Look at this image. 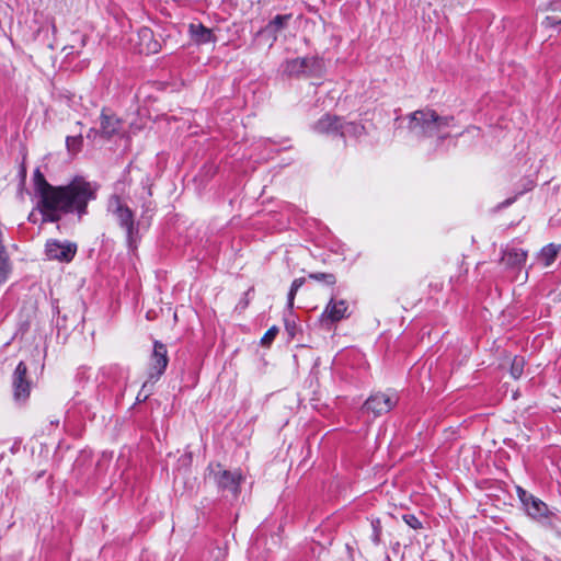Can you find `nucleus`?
Segmentation results:
<instances>
[{"mask_svg": "<svg viewBox=\"0 0 561 561\" xmlns=\"http://www.w3.org/2000/svg\"><path fill=\"white\" fill-rule=\"evenodd\" d=\"M190 33L192 39L197 44H206L215 41V36L211 30L205 27L202 24H191Z\"/></svg>", "mask_w": 561, "mask_h": 561, "instance_id": "2eb2a0df", "label": "nucleus"}, {"mask_svg": "<svg viewBox=\"0 0 561 561\" xmlns=\"http://www.w3.org/2000/svg\"><path fill=\"white\" fill-rule=\"evenodd\" d=\"M516 197H517V196H515V197H513V198H508V199H506V201L502 204V206H510L511 204H513V203L515 202Z\"/></svg>", "mask_w": 561, "mask_h": 561, "instance_id": "c85d7f7f", "label": "nucleus"}, {"mask_svg": "<svg viewBox=\"0 0 561 561\" xmlns=\"http://www.w3.org/2000/svg\"><path fill=\"white\" fill-rule=\"evenodd\" d=\"M77 252V245L72 242H60L50 239L46 242L45 253L49 260H57L59 262H70Z\"/></svg>", "mask_w": 561, "mask_h": 561, "instance_id": "423d86ee", "label": "nucleus"}, {"mask_svg": "<svg viewBox=\"0 0 561 561\" xmlns=\"http://www.w3.org/2000/svg\"><path fill=\"white\" fill-rule=\"evenodd\" d=\"M519 500L522 501L527 514L534 519H541L548 516L549 510L546 503L527 493L522 488H517Z\"/></svg>", "mask_w": 561, "mask_h": 561, "instance_id": "6e6552de", "label": "nucleus"}, {"mask_svg": "<svg viewBox=\"0 0 561 561\" xmlns=\"http://www.w3.org/2000/svg\"><path fill=\"white\" fill-rule=\"evenodd\" d=\"M98 133H99L98 130L90 129V133L88 134V138H90L91 136L96 135Z\"/></svg>", "mask_w": 561, "mask_h": 561, "instance_id": "c756f323", "label": "nucleus"}, {"mask_svg": "<svg viewBox=\"0 0 561 561\" xmlns=\"http://www.w3.org/2000/svg\"><path fill=\"white\" fill-rule=\"evenodd\" d=\"M119 128L121 121L103 111L101 114V134L105 137H111L117 133Z\"/></svg>", "mask_w": 561, "mask_h": 561, "instance_id": "4468645a", "label": "nucleus"}, {"mask_svg": "<svg viewBox=\"0 0 561 561\" xmlns=\"http://www.w3.org/2000/svg\"><path fill=\"white\" fill-rule=\"evenodd\" d=\"M311 279L324 282L328 285H334L335 284V277L333 274H327V273H311L308 276Z\"/></svg>", "mask_w": 561, "mask_h": 561, "instance_id": "b1692460", "label": "nucleus"}, {"mask_svg": "<svg viewBox=\"0 0 561 561\" xmlns=\"http://www.w3.org/2000/svg\"><path fill=\"white\" fill-rule=\"evenodd\" d=\"M559 251V245L550 243L541 249L539 259L543 262L545 266H549L556 260Z\"/></svg>", "mask_w": 561, "mask_h": 561, "instance_id": "a211bd4d", "label": "nucleus"}, {"mask_svg": "<svg viewBox=\"0 0 561 561\" xmlns=\"http://www.w3.org/2000/svg\"><path fill=\"white\" fill-rule=\"evenodd\" d=\"M535 187V182L530 179L525 180L523 184V190L518 192L517 195H522L528 191H531Z\"/></svg>", "mask_w": 561, "mask_h": 561, "instance_id": "cd10ccee", "label": "nucleus"}, {"mask_svg": "<svg viewBox=\"0 0 561 561\" xmlns=\"http://www.w3.org/2000/svg\"><path fill=\"white\" fill-rule=\"evenodd\" d=\"M403 519L411 528H421V522L414 515H404Z\"/></svg>", "mask_w": 561, "mask_h": 561, "instance_id": "a878e982", "label": "nucleus"}, {"mask_svg": "<svg viewBox=\"0 0 561 561\" xmlns=\"http://www.w3.org/2000/svg\"><path fill=\"white\" fill-rule=\"evenodd\" d=\"M375 542H378L379 541V534L378 531L376 530L375 533V538H374Z\"/></svg>", "mask_w": 561, "mask_h": 561, "instance_id": "2f4dec72", "label": "nucleus"}, {"mask_svg": "<svg viewBox=\"0 0 561 561\" xmlns=\"http://www.w3.org/2000/svg\"><path fill=\"white\" fill-rule=\"evenodd\" d=\"M454 124V117L440 116L432 108L413 112L410 115L409 129L417 137L444 138L449 135V128Z\"/></svg>", "mask_w": 561, "mask_h": 561, "instance_id": "f03ea898", "label": "nucleus"}, {"mask_svg": "<svg viewBox=\"0 0 561 561\" xmlns=\"http://www.w3.org/2000/svg\"><path fill=\"white\" fill-rule=\"evenodd\" d=\"M305 284V278L304 277H300V278H296L293 283H291V286H290V290L288 293V307L289 308H293L294 306V299H295V296L298 291V289Z\"/></svg>", "mask_w": 561, "mask_h": 561, "instance_id": "4be33fe9", "label": "nucleus"}, {"mask_svg": "<svg viewBox=\"0 0 561 561\" xmlns=\"http://www.w3.org/2000/svg\"><path fill=\"white\" fill-rule=\"evenodd\" d=\"M524 366H525L524 357L514 356V358L512 359L511 369H510L511 376L514 379H518L524 371Z\"/></svg>", "mask_w": 561, "mask_h": 561, "instance_id": "aec40b11", "label": "nucleus"}, {"mask_svg": "<svg viewBox=\"0 0 561 561\" xmlns=\"http://www.w3.org/2000/svg\"><path fill=\"white\" fill-rule=\"evenodd\" d=\"M363 130V126L354 123H342L340 121L339 133L342 137L358 136Z\"/></svg>", "mask_w": 561, "mask_h": 561, "instance_id": "6ab92c4d", "label": "nucleus"}, {"mask_svg": "<svg viewBox=\"0 0 561 561\" xmlns=\"http://www.w3.org/2000/svg\"><path fill=\"white\" fill-rule=\"evenodd\" d=\"M82 137L81 136H70L66 139V145L69 151L78 152L81 148Z\"/></svg>", "mask_w": 561, "mask_h": 561, "instance_id": "5701e85b", "label": "nucleus"}, {"mask_svg": "<svg viewBox=\"0 0 561 561\" xmlns=\"http://www.w3.org/2000/svg\"><path fill=\"white\" fill-rule=\"evenodd\" d=\"M340 119L330 115H325L317 122L314 129L321 134H330L339 131Z\"/></svg>", "mask_w": 561, "mask_h": 561, "instance_id": "f3484780", "label": "nucleus"}, {"mask_svg": "<svg viewBox=\"0 0 561 561\" xmlns=\"http://www.w3.org/2000/svg\"><path fill=\"white\" fill-rule=\"evenodd\" d=\"M347 311L348 304L346 300H335L334 298H331L328 305L325 306L323 312L321 313L320 319L322 322H337L348 316Z\"/></svg>", "mask_w": 561, "mask_h": 561, "instance_id": "1a4fd4ad", "label": "nucleus"}, {"mask_svg": "<svg viewBox=\"0 0 561 561\" xmlns=\"http://www.w3.org/2000/svg\"><path fill=\"white\" fill-rule=\"evenodd\" d=\"M11 271L5 250L0 251V282H5Z\"/></svg>", "mask_w": 561, "mask_h": 561, "instance_id": "412c9836", "label": "nucleus"}, {"mask_svg": "<svg viewBox=\"0 0 561 561\" xmlns=\"http://www.w3.org/2000/svg\"><path fill=\"white\" fill-rule=\"evenodd\" d=\"M527 253L522 249L507 248L502 255V263L507 267H519L526 262Z\"/></svg>", "mask_w": 561, "mask_h": 561, "instance_id": "ddd939ff", "label": "nucleus"}, {"mask_svg": "<svg viewBox=\"0 0 561 561\" xmlns=\"http://www.w3.org/2000/svg\"><path fill=\"white\" fill-rule=\"evenodd\" d=\"M108 211L116 218L119 226L126 230L129 247H134L136 243L135 234L138 229L135 225L133 211L123 204L118 196L110 198Z\"/></svg>", "mask_w": 561, "mask_h": 561, "instance_id": "7ed1b4c3", "label": "nucleus"}, {"mask_svg": "<svg viewBox=\"0 0 561 561\" xmlns=\"http://www.w3.org/2000/svg\"><path fill=\"white\" fill-rule=\"evenodd\" d=\"M34 190L43 222H57L66 214H76L79 218L84 216L88 204L96 197L98 185L77 176L66 185L54 186L37 169L34 172Z\"/></svg>", "mask_w": 561, "mask_h": 561, "instance_id": "f257e3e1", "label": "nucleus"}, {"mask_svg": "<svg viewBox=\"0 0 561 561\" xmlns=\"http://www.w3.org/2000/svg\"><path fill=\"white\" fill-rule=\"evenodd\" d=\"M26 366L20 362L13 374L14 397L16 400H25L30 394V383L25 379Z\"/></svg>", "mask_w": 561, "mask_h": 561, "instance_id": "9b49d317", "label": "nucleus"}, {"mask_svg": "<svg viewBox=\"0 0 561 561\" xmlns=\"http://www.w3.org/2000/svg\"><path fill=\"white\" fill-rule=\"evenodd\" d=\"M137 50L139 54H156L159 51L160 45L153 38V33L150 28L144 27L138 34Z\"/></svg>", "mask_w": 561, "mask_h": 561, "instance_id": "f8f14e48", "label": "nucleus"}, {"mask_svg": "<svg viewBox=\"0 0 561 561\" xmlns=\"http://www.w3.org/2000/svg\"><path fill=\"white\" fill-rule=\"evenodd\" d=\"M290 14L285 15H277L275 16L263 30L262 33L267 34L273 38V41L276 39L278 31L283 30L288 21L290 20Z\"/></svg>", "mask_w": 561, "mask_h": 561, "instance_id": "dca6fc26", "label": "nucleus"}, {"mask_svg": "<svg viewBox=\"0 0 561 561\" xmlns=\"http://www.w3.org/2000/svg\"><path fill=\"white\" fill-rule=\"evenodd\" d=\"M278 333V329L276 327H272L266 331V333L261 339V344L264 346H268L275 339Z\"/></svg>", "mask_w": 561, "mask_h": 561, "instance_id": "393cba45", "label": "nucleus"}, {"mask_svg": "<svg viewBox=\"0 0 561 561\" xmlns=\"http://www.w3.org/2000/svg\"><path fill=\"white\" fill-rule=\"evenodd\" d=\"M98 133H99L98 130L90 129V133L88 134V138H90L91 136L96 135Z\"/></svg>", "mask_w": 561, "mask_h": 561, "instance_id": "7c9ffc66", "label": "nucleus"}, {"mask_svg": "<svg viewBox=\"0 0 561 561\" xmlns=\"http://www.w3.org/2000/svg\"><path fill=\"white\" fill-rule=\"evenodd\" d=\"M321 67V60L316 57L295 58L284 64V72L288 76H299L320 70Z\"/></svg>", "mask_w": 561, "mask_h": 561, "instance_id": "0eeeda50", "label": "nucleus"}, {"mask_svg": "<svg viewBox=\"0 0 561 561\" xmlns=\"http://www.w3.org/2000/svg\"><path fill=\"white\" fill-rule=\"evenodd\" d=\"M208 478L213 480L219 489L228 490L233 496L239 493V485L242 476L239 471H228L221 465L215 463L208 467Z\"/></svg>", "mask_w": 561, "mask_h": 561, "instance_id": "20e7f679", "label": "nucleus"}, {"mask_svg": "<svg viewBox=\"0 0 561 561\" xmlns=\"http://www.w3.org/2000/svg\"><path fill=\"white\" fill-rule=\"evenodd\" d=\"M167 347L160 342H154L153 353L150 360L149 375L151 378L160 377L168 366Z\"/></svg>", "mask_w": 561, "mask_h": 561, "instance_id": "9d476101", "label": "nucleus"}, {"mask_svg": "<svg viewBox=\"0 0 561 561\" xmlns=\"http://www.w3.org/2000/svg\"><path fill=\"white\" fill-rule=\"evenodd\" d=\"M399 397L396 392H376L364 403V410L374 413L375 416L390 412L398 403Z\"/></svg>", "mask_w": 561, "mask_h": 561, "instance_id": "39448f33", "label": "nucleus"}, {"mask_svg": "<svg viewBox=\"0 0 561 561\" xmlns=\"http://www.w3.org/2000/svg\"><path fill=\"white\" fill-rule=\"evenodd\" d=\"M543 24L547 26V27H554L559 24H561V18L557 16V15H548L545 21H543Z\"/></svg>", "mask_w": 561, "mask_h": 561, "instance_id": "bb28decb", "label": "nucleus"}]
</instances>
